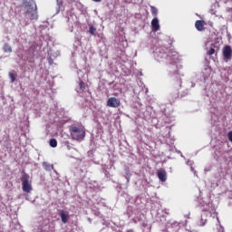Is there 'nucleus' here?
I'll list each match as a JSON object with an SVG mask.
<instances>
[{
	"label": "nucleus",
	"mask_w": 232,
	"mask_h": 232,
	"mask_svg": "<svg viewBox=\"0 0 232 232\" xmlns=\"http://www.w3.org/2000/svg\"><path fill=\"white\" fill-rule=\"evenodd\" d=\"M228 140L232 142V130H230L227 134Z\"/></svg>",
	"instance_id": "obj_18"
},
{
	"label": "nucleus",
	"mask_w": 232,
	"mask_h": 232,
	"mask_svg": "<svg viewBox=\"0 0 232 232\" xmlns=\"http://www.w3.org/2000/svg\"><path fill=\"white\" fill-rule=\"evenodd\" d=\"M43 166L46 171H52L53 169V165L48 164L47 162H44Z\"/></svg>",
	"instance_id": "obj_10"
},
{
	"label": "nucleus",
	"mask_w": 232,
	"mask_h": 232,
	"mask_svg": "<svg viewBox=\"0 0 232 232\" xmlns=\"http://www.w3.org/2000/svg\"><path fill=\"white\" fill-rule=\"evenodd\" d=\"M158 179H160V182H166L168 180V174L166 173V169H160L157 170Z\"/></svg>",
	"instance_id": "obj_6"
},
{
	"label": "nucleus",
	"mask_w": 232,
	"mask_h": 232,
	"mask_svg": "<svg viewBox=\"0 0 232 232\" xmlns=\"http://www.w3.org/2000/svg\"><path fill=\"white\" fill-rule=\"evenodd\" d=\"M94 3H101L102 0H92Z\"/></svg>",
	"instance_id": "obj_20"
},
{
	"label": "nucleus",
	"mask_w": 232,
	"mask_h": 232,
	"mask_svg": "<svg viewBox=\"0 0 232 232\" xmlns=\"http://www.w3.org/2000/svg\"><path fill=\"white\" fill-rule=\"evenodd\" d=\"M95 32H97V29L93 25H91L89 27V33L91 34V35H95Z\"/></svg>",
	"instance_id": "obj_13"
},
{
	"label": "nucleus",
	"mask_w": 232,
	"mask_h": 232,
	"mask_svg": "<svg viewBox=\"0 0 232 232\" xmlns=\"http://www.w3.org/2000/svg\"><path fill=\"white\" fill-rule=\"evenodd\" d=\"M79 86H80V90H82V92H84V90H86V83H84V82L80 81Z\"/></svg>",
	"instance_id": "obj_14"
},
{
	"label": "nucleus",
	"mask_w": 232,
	"mask_h": 232,
	"mask_svg": "<svg viewBox=\"0 0 232 232\" xmlns=\"http://www.w3.org/2000/svg\"><path fill=\"white\" fill-rule=\"evenodd\" d=\"M59 216L61 217L63 224H68V220H70V212L60 210Z\"/></svg>",
	"instance_id": "obj_7"
},
{
	"label": "nucleus",
	"mask_w": 232,
	"mask_h": 232,
	"mask_svg": "<svg viewBox=\"0 0 232 232\" xmlns=\"http://www.w3.org/2000/svg\"><path fill=\"white\" fill-rule=\"evenodd\" d=\"M150 11H151L152 15H154V16H156L159 14V10L157 9V7H155L153 5L150 6Z\"/></svg>",
	"instance_id": "obj_12"
},
{
	"label": "nucleus",
	"mask_w": 232,
	"mask_h": 232,
	"mask_svg": "<svg viewBox=\"0 0 232 232\" xmlns=\"http://www.w3.org/2000/svg\"><path fill=\"white\" fill-rule=\"evenodd\" d=\"M204 24H205V22L203 20L196 21L195 27L198 30V32H204Z\"/></svg>",
	"instance_id": "obj_8"
},
{
	"label": "nucleus",
	"mask_w": 232,
	"mask_h": 232,
	"mask_svg": "<svg viewBox=\"0 0 232 232\" xmlns=\"http://www.w3.org/2000/svg\"><path fill=\"white\" fill-rule=\"evenodd\" d=\"M70 134L72 140H77L78 142H82L84 137H86V131L75 126L70 128Z\"/></svg>",
	"instance_id": "obj_1"
},
{
	"label": "nucleus",
	"mask_w": 232,
	"mask_h": 232,
	"mask_svg": "<svg viewBox=\"0 0 232 232\" xmlns=\"http://www.w3.org/2000/svg\"><path fill=\"white\" fill-rule=\"evenodd\" d=\"M207 53H208V55H213L215 53V48L208 49Z\"/></svg>",
	"instance_id": "obj_15"
},
{
	"label": "nucleus",
	"mask_w": 232,
	"mask_h": 232,
	"mask_svg": "<svg viewBox=\"0 0 232 232\" xmlns=\"http://www.w3.org/2000/svg\"><path fill=\"white\" fill-rule=\"evenodd\" d=\"M4 50H5V52H12V47H10V45H5V47H4Z\"/></svg>",
	"instance_id": "obj_16"
},
{
	"label": "nucleus",
	"mask_w": 232,
	"mask_h": 232,
	"mask_svg": "<svg viewBox=\"0 0 232 232\" xmlns=\"http://www.w3.org/2000/svg\"><path fill=\"white\" fill-rule=\"evenodd\" d=\"M22 189L24 193L32 192V181H30V176L26 173H24L21 177Z\"/></svg>",
	"instance_id": "obj_3"
},
{
	"label": "nucleus",
	"mask_w": 232,
	"mask_h": 232,
	"mask_svg": "<svg viewBox=\"0 0 232 232\" xmlns=\"http://www.w3.org/2000/svg\"><path fill=\"white\" fill-rule=\"evenodd\" d=\"M9 77H10L12 82H14L15 81V74L10 72Z\"/></svg>",
	"instance_id": "obj_17"
},
{
	"label": "nucleus",
	"mask_w": 232,
	"mask_h": 232,
	"mask_svg": "<svg viewBox=\"0 0 232 232\" xmlns=\"http://www.w3.org/2000/svg\"><path fill=\"white\" fill-rule=\"evenodd\" d=\"M24 5L27 9V14H30L31 21L37 20V5L34 0H24Z\"/></svg>",
	"instance_id": "obj_2"
},
{
	"label": "nucleus",
	"mask_w": 232,
	"mask_h": 232,
	"mask_svg": "<svg viewBox=\"0 0 232 232\" xmlns=\"http://www.w3.org/2000/svg\"><path fill=\"white\" fill-rule=\"evenodd\" d=\"M58 5H63V0H56Z\"/></svg>",
	"instance_id": "obj_19"
},
{
	"label": "nucleus",
	"mask_w": 232,
	"mask_h": 232,
	"mask_svg": "<svg viewBox=\"0 0 232 232\" xmlns=\"http://www.w3.org/2000/svg\"><path fill=\"white\" fill-rule=\"evenodd\" d=\"M49 144H50L51 148H57V140L51 139Z\"/></svg>",
	"instance_id": "obj_11"
},
{
	"label": "nucleus",
	"mask_w": 232,
	"mask_h": 232,
	"mask_svg": "<svg viewBox=\"0 0 232 232\" xmlns=\"http://www.w3.org/2000/svg\"><path fill=\"white\" fill-rule=\"evenodd\" d=\"M223 60L225 63H229L232 59V48L231 45H226L222 49Z\"/></svg>",
	"instance_id": "obj_4"
},
{
	"label": "nucleus",
	"mask_w": 232,
	"mask_h": 232,
	"mask_svg": "<svg viewBox=\"0 0 232 232\" xmlns=\"http://www.w3.org/2000/svg\"><path fill=\"white\" fill-rule=\"evenodd\" d=\"M151 26L153 32H159V30L160 29V25L159 24V18H154L151 21Z\"/></svg>",
	"instance_id": "obj_9"
},
{
	"label": "nucleus",
	"mask_w": 232,
	"mask_h": 232,
	"mask_svg": "<svg viewBox=\"0 0 232 232\" xmlns=\"http://www.w3.org/2000/svg\"><path fill=\"white\" fill-rule=\"evenodd\" d=\"M107 106H109V108H119V106H121V100L111 97L107 101Z\"/></svg>",
	"instance_id": "obj_5"
}]
</instances>
